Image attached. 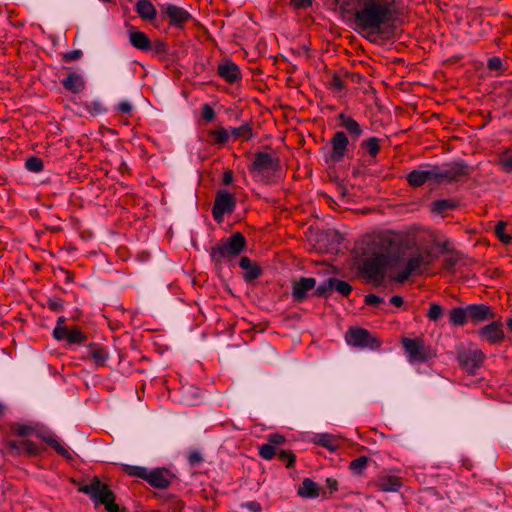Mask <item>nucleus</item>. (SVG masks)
Listing matches in <instances>:
<instances>
[{
	"label": "nucleus",
	"instance_id": "nucleus-1",
	"mask_svg": "<svg viewBox=\"0 0 512 512\" xmlns=\"http://www.w3.org/2000/svg\"><path fill=\"white\" fill-rule=\"evenodd\" d=\"M356 28L368 35H376L382 28L396 21L401 14L402 0H351Z\"/></svg>",
	"mask_w": 512,
	"mask_h": 512
},
{
	"label": "nucleus",
	"instance_id": "nucleus-2",
	"mask_svg": "<svg viewBox=\"0 0 512 512\" xmlns=\"http://www.w3.org/2000/svg\"><path fill=\"white\" fill-rule=\"evenodd\" d=\"M381 243L387 250L365 258L359 267L360 274L375 286L384 282L388 268L397 267L402 262V254L394 248L395 241L391 237L382 238Z\"/></svg>",
	"mask_w": 512,
	"mask_h": 512
},
{
	"label": "nucleus",
	"instance_id": "nucleus-3",
	"mask_svg": "<svg viewBox=\"0 0 512 512\" xmlns=\"http://www.w3.org/2000/svg\"><path fill=\"white\" fill-rule=\"evenodd\" d=\"M247 248L245 236L236 232L228 238H222L216 245L211 247L210 258L217 271H220L223 264L232 261Z\"/></svg>",
	"mask_w": 512,
	"mask_h": 512
},
{
	"label": "nucleus",
	"instance_id": "nucleus-4",
	"mask_svg": "<svg viewBox=\"0 0 512 512\" xmlns=\"http://www.w3.org/2000/svg\"><path fill=\"white\" fill-rule=\"evenodd\" d=\"M121 470L129 477L142 479L151 487L160 490L168 489L171 485V480L175 478V475L164 467L149 470L144 466L122 464Z\"/></svg>",
	"mask_w": 512,
	"mask_h": 512
},
{
	"label": "nucleus",
	"instance_id": "nucleus-5",
	"mask_svg": "<svg viewBox=\"0 0 512 512\" xmlns=\"http://www.w3.org/2000/svg\"><path fill=\"white\" fill-rule=\"evenodd\" d=\"M78 491L90 497L95 507L104 505L107 512H121L116 503L114 492L98 477H94L89 484L80 486Z\"/></svg>",
	"mask_w": 512,
	"mask_h": 512
},
{
	"label": "nucleus",
	"instance_id": "nucleus-6",
	"mask_svg": "<svg viewBox=\"0 0 512 512\" xmlns=\"http://www.w3.org/2000/svg\"><path fill=\"white\" fill-rule=\"evenodd\" d=\"M436 184H455L466 182L473 169L464 160L458 159L441 166L434 165Z\"/></svg>",
	"mask_w": 512,
	"mask_h": 512
},
{
	"label": "nucleus",
	"instance_id": "nucleus-7",
	"mask_svg": "<svg viewBox=\"0 0 512 512\" xmlns=\"http://www.w3.org/2000/svg\"><path fill=\"white\" fill-rule=\"evenodd\" d=\"M433 261V255L428 250L423 253H412L408 257L404 268L401 271H399L396 275L392 276L391 281L402 284L406 282L410 276L422 274V267H429L430 265H432Z\"/></svg>",
	"mask_w": 512,
	"mask_h": 512
},
{
	"label": "nucleus",
	"instance_id": "nucleus-8",
	"mask_svg": "<svg viewBox=\"0 0 512 512\" xmlns=\"http://www.w3.org/2000/svg\"><path fill=\"white\" fill-rule=\"evenodd\" d=\"M400 343L410 363H426L435 356L422 337H402Z\"/></svg>",
	"mask_w": 512,
	"mask_h": 512
},
{
	"label": "nucleus",
	"instance_id": "nucleus-9",
	"mask_svg": "<svg viewBox=\"0 0 512 512\" xmlns=\"http://www.w3.org/2000/svg\"><path fill=\"white\" fill-rule=\"evenodd\" d=\"M281 168L278 158L272 157L266 152H256L252 164L248 170L256 181L267 182L270 173H275Z\"/></svg>",
	"mask_w": 512,
	"mask_h": 512
},
{
	"label": "nucleus",
	"instance_id": "nucleus-10",
	"mask_svg": "<svg viewBox=\"0 0 512 512\" xmlns=\"http://www.w3.org/2000/svg\"><path fill=\"white\" fill-rule=\"evenodd\" d=\"M236 197L225 189L216 192L212 206V217L217 223H221L225 215L232 214L236 209Z\"/></svg>",
	"mask_w": 512,
	"mask_h": 512
},
{
	"label": "nucleus",
	"instance_id": "nucleus-11",
	"mask_svg": "<svg viewBox=\"0 0 512 512\" xmlns=\"http://www.w3.org/2000/svg\"><path fill=\"white\" fill-rule=\"evenodd\" d=\"M348 345L358 348L377 349L381 341L375 338L367 329L350 328L345 335Z\"/></svg>",
	"mask_w": 512,
	"mask_h": 512
},
{
	"label": "nucleus",
	"instance_id": "nucleus-12",
	"mask_svg": "<svg viewBox=\"0 0 512 512\" xmlns=\"http://www.w3.org/2000/svg\"><path fill=\"white\" fill-rule=\"evenodd\" d=\"M486 359L481 350H462L457 354L459 366L468 374L474 375Z\"/></svg>",
	"mask_w": 512,
	"mask_h": 512
},
{
	"label": "nucleus",
	"instance_id": "nucleus-13",
	"mask_svg": "<svg viewBox=\"0 0 512 512\" xmlns=\"http://www.w3.org/2000/svg\"><path fill=\"white\" fill-rule=\"evenodd\" d=\"M53 337L62 341L65 340L67 342V347H71L72 345H81L87 342V336L84 334L77 326H55L53 330Z\"/></svg>",
	"mask_w": 512,
	"mask_h": 512
},
{
	"label": "nucleus",
	"instance_id": "nucleus-14",
	"mask_svg": "<svg viewBox=\"0 0 512 512\" xmlns=\"http://www.w3.org/2000/svg\"><path fill=\"white\" fill-rule=\"evenodd\" d=\"M478 337L490 345H500L505 339L503 323L494 320L477 331Z\"/></svg>",
	"mask_w": 512,
	"mask_h": 512
},
{
	"label": "nucleus",
	"instance_id": "nucleus-15",
	"mask_svg": "<svg viewBox=\"0 0 512 512\" xmlns=\"http://www.w3.org/2000/svg\"><path fill=\"white\" fill-rule=\"evenodd\" d=\"M329 159L333 163L341 162L349 150V138L344 131H336L330 139Z\"/></svg>",
	"mask_w": 512,
	"mask_h": 512
},
{
	"label": "nucleus",
	"instance_id": "nucleus-16",
	"mask_svg": "<svg viewBox=\"0 0 512 512\" xmlns=\"http://www.w3.org/2000/svg\"><path fill=\"white\" fill-rule=\"evenodd\" d=\"M162 12L167 17L170 26L178 29H183L185 24L192 19V15L186 9L174 4L164 5Z\"/></svg>",
	"mask_w": 512,
	"mask_h": 512
},
{
	"label": "nucleus",
	"instance_id": "nucleus-17",
	"mask_svg": "<svg viewBox=\"0 0 512 512\" xmlns=\"http://www.w3.org/2000/svg\"><path fill=\"white\" fill-rule=\"evenodd\" d=\"M286 439L283 435L278 433L269 434L267 437V443L262 444L259 447V456L264 460H272L277 452L280 451V446L285 444Z\"/></svg>",
	"mask_w": 512,
	"mask_h": 512
},
{
	"label": "nucleus",
	"instance_id": "nucleus-18",
	"mask_svg": "<svg viewBox=\"0 0 512 512\" xmlns=\"http://www.w3.org/2000/svg\"><path fill=\"white\" fill-rule=\"evenodd\" d=\"M316 287V279L312 277H301L292 285V300L295 303H302L308 298V293Z\"/></svg>",
	"mask_w": 512,
	"mask_h": 512
},
{
	"label": "nucleus",
	"instance_id": "nucleus-19",
	"mask_svg": "<svg viewBox=\"0 0 512 512\" xmlns=\"http://www.w3.org/2000/svg\"><path fill=\"white\" fill-rule=\"evenodd\" d=\"M468 321L477 324L487 320H493L496 314L492 308L485 304H469L466 306Z\"/></svg>",
	"mask_w": 512,
	"mask_h": 512
},
{
	"label": "nucleus",
	"instance_id": "nucleus-20",
	"mask_svg": "<svg viewBox=\"0 0 512 512\" xmlns=\"http://www.w3.org/2000/svg\"><path fill=\"white\" fill-rule=\"evenodd\" d=\"M426 167H429V169L423 170L422 167H420L419 169L412 170L406 176V180L410 186L418 188L423 186L427 181H434L436 183L434 165H426Z\"/></svg>",
	"mask_w": 512,
	"mask_h": 512
},
{
	"label": "nucleus",
	"instance_id": "nucleus-21",
	"mask_svg": "<svg viewBox=\"0 0 512 512\" xmlns=\"http://www.w3.org/2000/svg\"><path fill=\"white\" fill-rule=\"evenodd\" d=\"M337 119L339 120V126L345 130L344 132L353 142L357 141L363 135L364 129L351 116L342 112L337 116Z\"/></svg>",
	"mask_w": 512,
	"mask_h": 512
},
{
	"label": "nucleus",
	"instance_id": "nucleus-22",
	"mask_svg": "<svg viewBox=\"0 0 512 512\" xmlns=\"http://www.w3.org/2000/svg\"><path fill=\"white\" fill-rule=\"evenodd\" d=\"M297 494L302 498L315 499L321 496L327 499V491L322 490L316 482L311 478H304L301 485L298 487Z\"/></svg>",
	"mask_w": 512,
	"mask_h": 512
},
{
	"label": "nucleus",
	"instance_id": "nucleus-23",
	"mask_svg": "<svg viewBox=\"0 0 512 512\" xmlns=\"http://www.w3.org/2000/svg\"><path fill=\"white\" fill-rule=\"evenodd\" d=\"M217 73L229 84H234L242 78L239 66L230 60L220 63L217 68Z\"/></svg>",
	"mask_w": 512,
	"mask_h": 512
},
{
	"label": "nucleus",
	"instance_id": "nucleus-24",
	"mask_svg": "<svg viewBox=\"0 0 512 512\" xmlns=\"http://www.w3.org/2000/svg\"><path fill=\"white\" fill-rule=\"evenodd\" d=\"M83 359H91L96 366H105L109 359L107 348L98 343H90L87 345L86 355Z\"/></svg>",
	"mask_w": 512,
	"mask_h": 512
},
{
	"label": "nucleus",
	"instance_id": "nucleus-25",
	"mask_svg": "<svg viewBox=\"0 0 512 512\" xmlns=\"http://www.w3.org/2000/svg\"><path fill=\"white\" fill-rule=\"evenodd\" d=\"M7 446L15 452L16 455L25 454L27 456H38L41 454L40 447L31 440L9 441Z\"/></svg>",
	"mask_w": 512,
	"mask_h": 512
},
{
	"label": "nucleus",
	"instance_id": "nucleus-26",
	"mask_svg": "<svg viewBox=\"0 0 512 512\" xmlns=\"http://www.w3.org/2000/svg\"><path fill=\"white\" fill-rule=\"evenodd\" d=\"M34 435L47 443L51 448H53L60 456L65 459H72V456L67 448L61 445L52 432L46 430H37L35 429Z\"/></svg>",
	"mask_w": 512,
	"mask_h": 512
},
{
	"label": "nucleus",
	"instance_id": "nucleus-27",
	"mask_svg": "<svg viewBox=\"0 0 512 512\" xmlns=\"http://www.w3.org/2000/svg\"><path fill=\"white\" fill-rule=\"evenodd\" d=\"M130 44L137 50L149 52L152 50V41L142 31L136 30L133 26L128 31Z\"/></svg>",
	"mask_w": 512,
	"mask_h": 512
},
{
	"label": "nucleus",
	"instance_id": "nucleus-28",
	"mask_svg": "<svg viewBox=\"0 0 512 512\" xmlns=\"http://www.w3.org/2000/svg\"><path fill=\"white\" fill-rule=\"evenodd\" d=\"M376 486L384 492H397L402 487V479L396 475L381 473L376 479Z\"/></svg>",
	"mask_w": 512,
	"mask_h": 512
},
{
	"label": "nucleus",
	"instance_id": "nucleus-29",
	"mask_svg": "<svg viewBox=\"0 0 512 512\" xmlns=\"http://www.w3.org/2000/svg\"><path fill=\"white\" fill-rule=\"evenodd\" d=\"M64 89L73 93L79 94L85 89V81L81 74L71 72L67 77L61 80Z\"/></svg>",
	"mask_w": 512,
	"mask_h": 512
},
{
	"label": "nucleus",
	"instance_id": "nucleus-30",
	"mask_svg": "<svg viewBox=\"0 0 512 512\" xmlns=\"http://www.w3.org/2000/svg\"><path fill=\"white\" fill-rule=\"evenodd\" d=\"M239 266L245 270L243 277L247 282H251L257 279L262 274L261 268L258 265L252 263L250 258L246 256L240 258Z\"/></svg>",
	"mask_w": 512,
	"mask_h": 512
},
{
	"label": "nucleus",
	"instance_id": "nucleus-31",
	"mask_svg": "<svg viewBox=\"0 0 512 512\" xmlns=\"http://www.w3.org/2000/svg\"><path fill=\"white\" fill-rule=\"evenodd\" d=\"M135 11L145 21H152L157 16L156 8L149 0H139L135 5Z\"/></svg>",
	"mask_w": 512,
	"mask_h": 512
},
{
	"label": "nucleus",
	"instance_id": "nucleus-32",
	"mask_svg": "<svg viewBox=\"0 0 512 512\" xmlns=\"http://www.w3.org/2000/svg\"><path fill=\"white\" fill-rule=\"evenodd\" d=\"M459 203L455 199H439L431 202L430 211L433 214L444 215L447 211L457 209Z\"/></svg>",
	"mask_w": 512,
	"mask_h": 512
},
{
	"label": "nucleus",
	"instance_id": "nucleus-33",
	"mask_svg": "<svg viewBox=\"0 0 512 512\" xmlns=\"http://www.w3.org/2000/svg\"><path fill=\"white\" fill-rule=\"evenodd\" d=\"M381 142L380 138L372 136L361 141L360 149L368 154L369 157L375 159L380 152Z\"/></svg>",
	"mask_w": 512,
	"mask_h": 512
},
{
	"label": "nucleus",
	"instance_id": "nucleus-34",
	"mask_svg": "<svg viewBox=\"0 0 512 512\" xmlns=\"http://www.w3.org/2000/svg\"><path fill=\"white\" fill-rule=\"evenodd\" d=\"M468 321L466 307H454L449 311V323L455 327L464 326Z\"/></svg>",
	"mask_w": 512,
	"mask_h": 512
},
{
	"label": "nucleus",
	"instance_id": "nucleus-35",
	"mask_svg": "<svg viewBox=\"0 0 512 512\" xmlns=\"http://www.w3.org/2000/svg\"><path fill=\"white\" fill-rule=\"evenodd\" d=\"M315 443L330 451H335L338 448L337 439L333 435L327 433L316 435Z\"/></svg>",
	"mask_w": 512,
	"mask_h": 512
},
{
	"label": "nucleus",
	"instance_id": "nucleus-36",
	"mask_svg": "<svg viewBox=\"0 0 512 512\" xmlns=\"http://www.w3.org/2000/svg\"><path fill=\"white\" fill-rule=\"evenodd\" d=\"M208 135L212 139V142L219 146H224L229 141V132L224 127L210 130Z\"/></svg>",
	"mask_w": 512,
	"mask_h": 512
},
{
	"label": "nucleus",
	"instance_id": "nucleus-37",
	"mask_svg": "<svg viewBox=\"0 0 512 512\" xmlns=\"http://www.w3.org/2000/svg\"><path fill=\"white\" fill-rule=\"evenodd\" d=\"M230 133L235 139L241 138L244 141L250 140L253 137V130L247 123L231 128Z\"/></svg>",
	"mask_w": 512,
	"mask_h": 512
},
{
	"label": "nucleus",
	"instance_id": "nucleus-38",
	"mask_svg": "<svg viewBox=\"0 0 512 512\" xmlns=\"http://www.w3.org/2000/svg\"><path fill=\"white\" fill-rule=\"evenodd\" d=\"M368 462L369 458L367 456H360L350 462L349 469L352 474L360 476L367 468Z\"/></svg>",
	"mask_w": 512,
	"mask_h": 512
},
{
	"label": "nucleus",
	"instance_id": "nucleus-39",
	"mask_svg": "<svg viewBox=\"0 0 512 512\" xmlns=\"http://www.w3.org/2000/svg\"><path fill=\"white\" fill-rule=\"evenodd\" d=\"M11 432L18 437H26L29 435H34L35 428L29 424H21V423H11L10 424Z\"/></svg>",
	"mask_w": 512,
	"mask_h": 512
},
{
	"label": "nucleus",
	"instance_id": "nucleus-40",
	"mask_svg": "<svg viewBox=\"0 0 512 512\" xmlns=\"http://www.w3.org/2000/svg\"><path fill=\"white\" fill-rule=\"evenodd\" d=\"M332 291V278H328L314 288L312 295L316 297L328 298Z\"/></svg>",
	"mask_w": 512,
	"mask_h": 512
},
{
	"label": "nucleus",
	"instance_id": "nucleus-41",
	"mask_svg": "<svg viewBox=\"0 0 512 512\" xmlns=\"http://www.w3.org/2000/svg\"><path fill=\"white\" fill-rule=\"evenodd\" d=\"M84 109L92 116L100 115L106 112V108L99 100L83 102Z\"/></svg>",
	"mask_w": 512,
	"mask_h": 512
},
{
	"label": "nucleus",
	"instance_id": "nucleus-42",
	"mask_svg": "<svg viewBox=\"0 0 512 512\" xmlns=\"http://www.w3.org/2000/svg\"><path fill=\"white\" fill-rule=\"evenodd\" d=\"M333 290L338 292L343 297H348L352 292V286L344 281L337 278H332Z\"/></svg>",
	"mask_w": 512,
	"mask_h": 512
},
{
	"label": "nucleus",
	"instance_id": "nucleus-43",
	"mask_svg": "<svg viewBox=\"0 0 512 512\" xmlns=\"http://www.w3.org/2000/svg\"><path fill=\"white\" fill-rule=\"evenodd\" d=\"M25 168L32 173H40L44 169L42 159L36 156H30L25 161Z\"/></svg>",
	"mask_w": 512,
	"mask_h": 512
},
{
	"label": "nucleus",
	"instance_id": "nucleus-44",
	"mask_svg": "<svg viewBox=\"0 0 512 512\" xmlns=\"http://www.w3.org/2000/svg\"><path fill=\"white\" fill-rule=\"evenodd\" d=\"M499 165L505 173L512 172V150H505L499 157Z\"/></svg>",
	"mask_w": 512,
	"mask_h": 512
},
{
	"label": "nucleus",
	"instance_id": "nucleus-45",
	"mask_svg": "<svg viewBox=\"0 0 512 512\" xmlns=\"http://www.w3.org/2000/svg\"><path fill=\"white\" fill-rule=\"evenodd\" d=\"M279 460L285 464L286 468H292L296 461V456L291 450H280L277 452Z\"/></svg>",
	"mask_w": 512,
	"mask_h": 512
},
{
	"label": "nucleus",
	"instance_id": "nucleus-46",
	"mask_svg": "<svg viewBox=\"0 0 512 512\" xmlns=\"http://www.w3.org/2000/svg\"><path fill=\"white\" fill-rule=\"evenodd\" d=\"M327 88L333 92H341L345 89V82L338 74H333L331 79L327 82Z\"/></svg>",
	"mask_w": 512,
	"mask_h": 512
},
{
	"label": "nucleus",
	"instance_id": "nucleus-47",
	"mask_svg": "<svg viewBox=\"0 0 512 512\" xmlns=\"http://www.w3.org/2000/svg\"><path fill=\"white\" fill-rule=\"evenodd\" d=\"M505 229L506 224L502 221H499L495 226V234L502 243L509 244L512 240V237L505 232Z\"/></svg>",
	"mask_w": 512,
	"mask_h": 512
},
{
	"label": "nucleus",
	"instance_id": "nucleus-48",
	"mask_svg": "<svg viewBox=\"0 0 512 512\" xmlns=\"http://www.w3.org/2000/svg\"><path fill=\"white\" fill-rule=\"evenodd\" d=\"M443 314V308L437 303H431L426 313L427 318L430 321H438Z\"/></svg>",
	"mask_w": 512,
	"mask_h": 512
},
{
	"label": "nucleus",
	"instance_id": "nucleus-49",
	"mask_svg": "<svg viewBox=\"0 0 512 512\" xmlns=\"http://www.w3.org/2000/svg\"><path fill=\"white\" fill-rule=\"evenodd\" d=\"M487 68L491 71H500L503 72L506 68L504 67V62L500 57L494 56L488 59Z\"/></svg>",
	"mask_w": 512,
	"mask_h": 512
},
{
	"label": "nucleus",
	"instance_id": "nucleus-50",
	"mask_svg": "<svg viewBox=\"0 0 512 512\" xmlns=\"http://www.w3.org/2000/svg\"><path fill=\"white\" fill-rule=\"evenodd\" d=\"M461 258V254L459 252H455L453 256L444 259L443 268L448 271L454 270Z\"/></svg>",
	"mask_w": 512,
	"mask_h": 512
},
{
	"label": "nucleus",
	"instance_id": "nucleus-51",
	"mask_svg": "<svg viewBox=\"0 0 512 512\" xmlns=\"http://www.w3.org/2000/svg\"><path fill=\"white\" fill-rule=\"evenodd\" d=\"M83 56V52L81 50H72L70 52L64 53L62 59L66 63H70L72 61H76L81 59Z\"/></svg>",
	"mask_w": 512,
	"mask_h": 512
},
{
	"label": "nucleus",
	"instance_id": "nucleus-52",
	"mask_svg": "<svg viewBox=\"0 0 512 512\" xmlns=\"http://www.w3.org/2000/svg\"><path fill=\"white\" fill-rule=\"evenodd\" d=\"M201 115L203 120L206 122H211L215 118V112L209 104H204L202 106Z\"/></svg>",
	"mask_w": 512,
	"mask_h": 512
},
{
	"label": "nucleus",
	"instance_id": "nucleus-53",
	"mask_svg": "<svg viewBox=\"0 0 512 512\" xmlns=\"http://www.w3.org/2000/svg\"><path fill=\"white\" fill-rule=\"evenodd\" d=\"M47 307L54 312H60L64 308L63 300L60 298L48 299Z\"/></svg>",
	"mask_w": 512,
	"mask_h": 512
},
{
	"label": "nucleus",
	"instance_id": "nucleus-54",
	"mask_svg": "<svg viewBox=\"0 0 512 512\" xmlns=\"http://www.w3.org/2000/svg\"><path fill=\"white\" fill-rule=\"evenodd\" d=\"M187 461L191 466H196L203 461V457L199 451L193 450L188 453Z\"/></svg>",
	"mask_w": 512,
	"mask_h": 512
},
{
	"label": "nucleus",
	"instance_id": "nucleus-55",
	"mask_svg": "<svg viewBox=\"0 0 512 512\" xmlns=\"http://www.w3.org/2000/svg\"><path fill=\"white\" fill-rule=\"evenodd\" d=\"M156 55H164L168 52V45L163 41H156L152 43V50Z\"/></svg>",
	"mask_w": 512,
	"mask_h": 512
},
{
	"label": "nucleus",
	"instance_id": "nucleus-56",
	"mask_svg": "<svg viewBox=\"0 0 512 512\" xmlns=\"http://www.w3.org/2000/svg\"><path fill=\"white\" fill-rule=\"evenodd\" d=\"M364 303L368 306H378L384 303V299L375 294H367L364 299Z\"/></svg>",
	"mask_w": 512,
	"mask_h": 512
},
{
	"label": "nucleus",
	"instance_id": "nucleus-57",
	"mask_svg": "<svg viewBox=\"0 0 512 512\" xmlns=\"http://www.w3.org/2000/svg\"><path fill=\"white\" fill-rule=\"evenodd\" d=\"M133 107L128 101H121L116 106V111L121 114H129L132 111Z\"/></svg>",
	"mask_w": 512,
	"mask_h": 512
},
{
	"label": "nucleus",
	"instance_id": "nucleus-58",
	"mask_svg": "<svg viewBox=\"0 0 512 512\" xmlns=\"http://www.w3.org/2000/svg\"><path fill=\"white\" fill-rule=\"evenodd\" d=\"M325 482L326 488L328 490L327 496L329 497L331 494L338 490V481L334 478H327Z\"/></svg>",
	"mask_w": 512,
	"mask_h": 512
},
{
	"label": "nucleus",
	"instance_id": "nucleus-59",
	"mask_svg": "<svg viewBox=\"0 0 512 512\" xmlns=\"http://www.w3.org/2000/svg\"><path fill=\"white\" fill-rule=\"evenodd\" d=\"M242 507L243 508H246L247 510H249L250 512H261L262 511V506L259 502L257 501H248V502H245L242 504Z\"/></svg>",
	"mask_w": 512,
	"mask_h": 512
},
{
	"label": "nucleus",
	"instance_id": "nucleus-60",
	"mask_svg": "<svg viewBox=\"0 0 512 512\" xmlns=\"http://www.w3.org/2000/svg\"><path fill=\"white\" fill-rule=\"evenodd\" d=\"M437 247L441 250V253H452L454 252L451 248V243L449 240H445L437 244Z\"/></svg>",
	"mask_w": 512,
	"mask_h": 512
},
{
	"label": "nucleus",
	"instance_id": "nucleus-61",
	"mask_svg": "<svg viewBox=\"0 0 512 512\" xmlns=\"http://www.w3.org/2000/svg\"><path fill=\"white\" fill-rule=\"evenodd\" d=\"M291 4L295 8H305L312 4V0H291Z\"/></svg>",
	"mask_w": 512,
	"mask_h": 512
},
{
	"label": "nucleus",
	"instance_id": "nucleus-62",
	"mask_svg": "<svg viewBox=\"0 0 512 512\" xmlns=\"http://www.w3.org/2000/svg\"><path fill=\"white\" fill-rule=\"evenodd\" d=\"M222 182L224 185H230L233 182V172L231 170L224 172Z\"/></svg>",
	"mask_w": 512,
	"mask_h": 512
},
{
	"label": "nucleus",
	"instance_id": "nucleus-63",
	"mask_svg": "<svg viewBox=\"0 0 512 512\" xmlns=\"http://www.w3.org/2000/svg\"><path fill=\"white\" fill-rule=\"evenodd\" d=\"M404 303V300L401 296L395 295L390 298V304L395 307H401Z\"/></svg>",
	"mask_w": 512,
	"mask_h": 512
},
{
	"label": "nucleus",
	"instance_id": "nucleus-64",
	"mask_svg": "<svg viewBox=\"0 0 512 512\" xmlns=\"http://www.w3.org/2000/svg\"><path fill=\"white\" fill-rule=\"evenodd\" d=\"M507 326L509 330L512 332V317L507 320Z\"/></svg>",
	"mask_w": 512,
	"mask_h": 512
}]
</instances>
